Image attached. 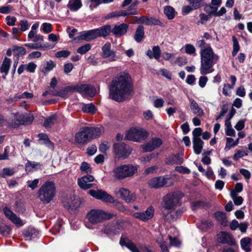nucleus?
I'll list each match as a JSON object with an SVG mask.
<instances>
[{
	"label": "nucleus",
	"mask_w": 252,
	"mask_h": 252,
	"mask_svg": "<svg viewBox=\"0 0 252 252\" xmlns=\"http://www.w3.org/2000/svg\"><path fill=\"white\" fill-rule=\"evenodd\" d=\"M215 218L221 225L225 226L227 220L225 213L223 212H217L214 214Z\"/></svg>",
	"instance_id": "nucleus-33"
},
{
	"label": "nucleus",
	"mask_w": 252,
	"mask_h": 252,
	"mask_svg": "<svg viewBox=\"0 0 252 252\" xmlns=\"http://www.w3.org/2000/svg\"><path fill=\"white\" fill-rule=\"evenodd\" d=\"M251 239L248 237L243 238L241 240L240 243L242 248L246 252H250Z\"/></svg>",
	"instance_id": "nucleus-36"
},
{
	"label": "nucleus",
	"mask_w": 252,
	"mask_h": 252,
	"mask_svg": "<svg viewBox=\"0 0 252 252\" xmlns=\"http://www.w3.org/2000/svg\"><path fill=\"white\" fill-rule=\"evenodd\" d=\"M10 126L14 128L18 127L20 125H29L33 120V116L31 114L24 115L19 113H13L11 115Z\"/></svg>",
	"instance_id": "nucleus-9"
},
{
	"label": "nucleus",
	"mask_w": 252,
	"mask_h": 252,
	"mask_svg": "<svg viewBox=\"0 0 252 252\" xmlns=\"http://www.w3.org/2000/svg\"><path fill=\"white\" fill-rule=\"evenodd\" d=\"M38 137L39 139L41 140H43L44 141V143L47 145L48 147L51 148L53 147V143L50 141L47 134L44 133H39L38 134Z\"/></svg>",
	"instance_id": "nucleus-42"
},
{
	"label": "nucleus",
	"mask_w": 252,
	"mask_h": 252,
	"mask_svg": "<svg viewBox=\"0 0 252 252\" xmlns=\"http://www.w3.org/2000/svg\"><path fill=\"white\" fill-rule=\"evenodd\" d=\"M82 6L81 0H69L67 5L71 11H76Z\"/></svg>",
	"instance_id": "nucleus-27"
},
{
	"label": "nucleus",
	"mask_w": 252,
	"mask_h": 252,
	"mask_svg": "<svg viewBox=\"0 0 252 252\" xmlns=\"http://www.w3.org/2000/svg\"><path fill=\"white\" fill-rule=\"evenodd\" d=\"M164 13L169 19H172L175 16L174 9L170 6H166L164 7Z\"/></svg>",
	"instance_id": "nucleus-40"
},
{
	"label": "nucleus",
	"mask_w": 252,
	"mask_h": 252,
	"mask_svg": "<svg viewBox=\"0 0 252 252\" xmlns=\"http://www.w3.org/2000/svg\"><path fill=\"white\" fill-rule=\"evenodd\" d=\"M189 4L193 7L194 9H197L204 5V0H187Z\"/></svg>",
	"instance_id": "nucleus-39"
},
{
	"label": "nucleus",
	"mask_w": 252,
	"mask_h": 252,
	"mask_svg": "<svg viewBox=\"0 0 252 252\" xmlns=\"http://www.w3.org/2000/svg\"><path fill=\"white\" fill-rule=\"evenodd\" d=\"M87 153L90 156L94 155L97 151V148L95 145H93L87 148Z\"/></svg>",
	"instance_id": "nucleus-64"
},
{
	"label": "nucleus",
	"mask_w": 252,
	"mask_h": 252,
	"mask_svg": "<svg viewBox=\"0 0 252 252\" xmlns=\"http://www.w3.org/2000/svg\"><path fill=\"white\" fill-rule=\"evenodd\" d=\"M82 110L85 113H89L91 114H94L96 111L94 105L92 103L83 104Z\"/></svg>",
	"instance_id": "nucleus-35"
},
{
	"label": "nucleus",
	"mask_w": 252,
	"mask_h": 252,
	"mask_svg": "<svg viewBox=\"0 0 252 252\" xmlns=\"http://www.w3.org/2000/svg\"><path fill=\"white\" fill-rule=\"evenodd\" d=\"M42 31L45 33H48L52 31V26L51 24L44 23L41 26Z\"/></svg>",
	"instance_id": "nucleus-51"
},
{
	"label": "nucleus",
	"mask_w": 252,
	"mask_h": 252,
	"mask_svg": "<svg viewBox=\"0 0 252 252\" xmlns=\"http://www.w3.org/2000/svg\"><path fill=\"white\" fill-rule=\"evenodd\" d=\"M115 195L124 200L126 203L134 202L136 199V196L134 193L131 192L128 189L121 188L116 189L114 190Z\"/></svg>",
	"instance_id": "nucleus-11"
},
{
	"label": "nucleus",
	"mask_w": 252,
	"mask_h": 252,
	"mask_svg": "<svg viewBox=\"0 0 252 252\" xmlns=\"http://www.w3.org/2000/svg\"><path fill=\"white\" fill-rule=\"evenodd\" d=\"M26 66V70L30 72L33 73L35 72L37 65L33 62H30L25 64Z\"/></svg>",
	"instance_id": "nucleus-57"
},
{
	"label": "nucleus",
	"mask_w": 252,
	"mask_h": 252,
	"mask_svg": "<svg viewBox=\"0 0 252 252\" xmlns=\"http://www.w3.org/2000/svg\"><path fill=\"white\" fill-rule=\"evenodd\" d=\"M95 31L97 37H106L111 33V27L109 25H105L98 28L95 29Z\"/></svg>",
	"instance_id": "nucleus-24"
},
{
	"label": "nucleus",
	"mask_w": 252,
	"mask_h": 252,
	"mask_svg": "<svg viewBox=\"0 0 252 252\" xmlns=\"http://www.w3.org/2000/svg\"><path fill=\"white\" fill-rule=\"evenodd\" d=\"M133 23H141L145 24L148 26L151 25H159L161 26L162 23L158 19L147 16H141L140 17H136V20L133 22Z\"/></svg>",
	"instance_id": "nucleus-16"
},
{
	"label": "nucleus",
	"mask_w": 252,
	"mask_h": 252,
	"mask_svg": "<svg viewBox=\"0 0 252 252\" xmlns=\"http://www.w3.org/2000/svg\"><path fill=\"white\" fill-rule=\"evenodd\" d=\"M70 54V52L68 50H62L56 53L55 57L58 58H67Z\"/></svg>",
	"instance_id": "nucleus-54"
},
{
	"label": "nucleus",
	"mask_w": 252,
	"mask_h": 252,
	"mask_svg": "<svg viewBox=\"0 0 252 252\" xmlns=\"http://www.w3.org/2000/svg\"><path fill=\"white\" fill-rule=\"evenodd\" d=\"M56 120L55 116H51L47 118L44 123L43 126L46 128L50 127L54 124V122Z\"/></svg>",
	"instance_id": "nucleus-48"
},
{
	"label": "nucleus",
	"mask_w": 252,
	"mask_h": 252,
	"mask_svg": "<svg viewBox=\"0 0 252 252\" xmlns=\"http://www.w3.org/2000/svg\"><path fill=\"white\" fill-rule=\"evenodd\" d=\"M170 178L165 176H159L151 179L148 182L151 188L158 189L163 187L168 184L167 181Z\"/></svg>",
	"instance_id": "nucleus-15"
},
{
	"label": "nucleus",
	"mask_w": 252,
	"mask_h": 252,
	"mask_svg": "<svg viewBox=\"0 0 252 252\" xmlns=\"http://www.w3.org/2000/svg\"><path fill=\"white\" fill-rule=\"evenodd\" d=\"M125 245L132 252H140L137 246L132 242H128Z\"/></svg>",
	"instance_id": "nucleus-56"
},
{
	"label": "nucleus",
	"mask_w": 252,
	"mask_h": 252,
	"mask_svg": "<svg viewBox=\"0 0 252 252\" xmlns=\"http://www.w3.org/2000/svg\"><path fill=\"white\" fill-rule=\"evenodd\" d=\"M219 236L220 243L227 244L230 246L235 245V241L232 235L230 234L225 232H220L219 234Z\"/></svg>",
	"instance_id": "nucleus-22"
},
{
	"label": "nucleus",
	"mask_w": 252,
	"mask_h": 252,
	"mask_svg": "<svg viewBox=\"0 0 252 252\" xmlns=\"http://www.w3.org/2000/svg\"><path fill=\"white\" fill-rule=\"evenodd\" d=\"M101 56L103 59L110 62L116 61L118 59L115 51L111 49V45L109 42H106L101 47Z\"/></svg>",
	"instance_id": "nucleus-12"
},
{
	"label": "nucleus",
	"mask_w": 252,
	"mask_h": 252,
	"mask_svg": "<svg viewBox=\"0 0 252 252\" xmlns=\"http://www.w3.org/2000/svg\"><path fill=\"white\" fill-rule=\"evenodd\" d=\"M128 25L123 23L120 25H116L113 29H111V32L116 37H120L124 35L128 29Z\"/></svg>",
	"instance_id": "nucleus-21"
},
{
	"label": "nucleus",
	"mask_w": 252,
	"mask_h": 252,
	"mask_svg": "<svg viewBox=\"0 0 252 252\" xmlns=\"http://www.w3.org/2000/svg\"><path fill=\"white\" fill-rule=\"evenodd\" d=\"M202 129L200 127H197L194 129L192 131L193 138H200L199 137L201 135Z\"/></svg>",
	"instance_id": "nucleus-60"
},
{
	"label": "nucleus",
	"mask_w": 252,
	"mask_h": 252,
	"mask_svg": "<svg viewBox=\"0 0 252 252\" xmlns=\"http://www.w3.org/2000/svg\"><path fill=\"white\" fill-rule=\"evenodd\" d=\"M115 216L114 214L107 213L101 210L92 209L88 213L87 218L91 223L95 224L104 220L112 219Z\"/></svg>",
	"instance_id": "nucleus-8"
},
{
	"label": "nucleus",
	"mask_w": 252,
	"mask_h": 252,
	"mask_svg": "<svg viewBox=\"0 0 252 252\" xmlns=\"http://www.w3.org/2000/svg\"><path fill=\"white\" fill-rule=\"evenodd\" d=\"M154 215V209L153 207H149L147 209L142 213L136 212L134 214V216L136 218L139 219L143 221H146L151 219Z\"/></svg>",
	"instance_id": "nucleus-20"
},
{
	"label": "nucleus",
	"mask_w": 252,
	"mask_h": 252,
	"mask_svg": "<svg viewBox=\"0 0 252 252\" xmlns=\"http://www.w3.org/2000/svg\"><path fill=\"white\" fill-rule=\"evenodd\" d=\"M89 194L96 199L102 200L104 202L114 203L115 207L121 212H124L126 210L123 205L118 201H115L114 197L108 194L106 191L101 190L91 189L89 191Z\"/></svg>",
	"instance_id": "nucleus-6"
},
{
	"label": "nucleus",
	"mask_w": 252,
	"mask_h": 252,
	"mask_svg": "<svg viewBox=\"0 0 252 252\" xmlns=\"http://www.w3.org/2000/svg\"><path fill=\"white\" fill-rule=\"evenodd\" d=\"M183 195L179 191L170 192L163 197L161 204L164 209L163 218L168 222L175 221L183 213L181 200Z\"/></svg>",
	"instance_id": "nucleus-2"
},
{
	"label": "nucleus",
	"mask_w": 252,
	"mask_h": 252,
	"mask_svg": "<svg viewBox=\"0 0 252 252\" xmlns=\"http://www.w3.org/2000/svg\"><path fill=\"white\" fill-rule=\"evenodd\" d=\"M88 63L93 65H97L98 64V59L95 58L94 55H92L87 58Z\"/></svg>",
	"instance_id": "nucleus-61"
},
{
	"label": "nucleus",
	"mask_w": 252,
	"mask_h": 252,
	"mask_svg": "<svg viewBox=\"0 0 252 252\" xmlns=\"http://www.w3.org/2000/svg\"><path fill=\"white\" fill-rule=\"evenodd\" d=\"M144 36V28L142 25H139L136 30L134 36L135 40L139 43L141 42Z\"/></svg>",
	"instance_id": "nucleus-29"
},
{
	"label": "nucleus",
	"mask_w": 252,
	"mask_h": 252,
	"mask_svg": "<svg viewBox=\"0 0 252 252\" xmlns=\"http://www.w3.org/2000/svg\"><path fill=\"white\" fill-rule=\"evenodd\" d=\"M195 10L192 5H185L182 8V12L183 15H187L191 11Z\"/></svg>",
	"instance_id": "nucleus-59"
},
{
	"label": "nucleus",
	"mask_w": 252,
	"mask_h": 252,
	"mask_svg": "<svg viewBox=\"0 0 252 252\" xmlns=\"http://www.w3.org/2000/svg\"><path fill=\"white\" fill-rule=\"evenodd\" d=\"M232 41L233 51L232 52V55L233 56H235L240 50V46L238 41L235 36H233L232 37Z\"/></svg>",
	"instance_id": "nucleus-43"
},
{
	"label": "nucleus",
	"mask_w": 252,
	"mask_h": 252,
	"mask_svg": "<svg viewBox=\"0 0 252 252\" xmlns=\"http://www.w3.org/2000/svg\"><path fill=\"white\" fill-rule=\"evenodd\" d=\"M114 227V225L113 223H109L105 226L101 231L106 234H110L113 232Z\"/></svg>",
	"instance_id": "nucleus-49"
},
{
	"label": "nucleus",
	"mask_w": 252,
	"mask_h": 252,
	"mask_svg": "<svg viewBox=\"0 0 252 252\" xmlns=\"http://www.w3.org/2000/svg\"><path fill=\"white\" fill-rule=\"evenodd\" d=\"M248 154L245 153V152L243 150H238L236 153L234 155L233 159L235 160H237L239 158L247 156Z\"/></svg>",
	"instance_id": "nucleus-58"
},
{
	"label": "nucleus",
	"mask_w": 252,
	"mask_h": 252,
	"mask_svg": "<svg viewBox=\"0 0 252 252\" xmlns=\"http://www.w3.org/2000/svg\"><path fill=\"white\" fill-rule=\"evenodd\" d=\"M193 149L196 155L200 154L202 150L204 142L200 138L192 139Z\"/></svg>",
	"instance_id": "nucleus-26"
},
{
	"label": "nucleus",
	"mask_w": 252,
	"mask_h": 252,
	"mask_svg": "<svg viewBox=\"0 0 252 252\" xmlns=\"http://www.w3.org/2000/svg\"><path fill=\"white\" fill-rule=\"evenodd\" d=\"M162 144V141L161 139L153 138L149 142L143 146V150L145 152H151L159 147Z\"/></svg>",
	"instance_id": "nucleus-17"
},
{
	"label": "nucleus",
	"mask_w": 252,
	"mask_h": 252,
	"mask_svg": "<svg viewBox=\"0 0 252 252\" xmlns=\"http://www.w3.org/2000/svg\"><path fill=\"white\" fill-rule=\"evenodd\" d=\"M11 63V60L8 58L5 57L0 68V72L4 74V76H3V78L4 79L9 72Z\"/></svg>",
	"instance_id": "nucleus-25"
},
{
	"label": "nucleus",
	"mask_w": 252,
	"mask_h": 252,
	"mask_svg": "<svg viewBox=\"0 0 252 252\" xmlns=\"http://www.w3.org/2000/svg\"><path fill=\"white\" fill-rule=\"evenodd\" d=\"M19 26H20V30L21 32H25L29 28V24L27 20H21L20 21Z\"/></svg>",
	"instance_id": "nucleus-53"
},
{
	"label": "nucleus",
	"mask_w": 252,
	"mask_h": 252,
	"mask_svg": "<svg viewBox=\"0 0 252 252\" xmlns=\"http://www.w3.org/2000/svg\"><path fill=\"white\" fill-rule=\"evenodd\" d=\"M170 164H181L183 162V158L178 155H174L170 158Z\"/></svg>",
	"instance_id": "nucleus-44"
},
{
	"label": "nucleus",
	"mask_w": 252,
	"mask_h": 252,
	"mask_svg": "<svg viewBox=\"0 0 252 252\" xmlns=\"http://www.w3.org/2000/svg\"><path fill=\"white\" fill-rule=\"evenodd\" d=\"M41 168V164L39 162L28 160L25 165V169L27 172H30L32 169L38 170Z\"/></svg>",
	"instance_id": "nucleus-31"
},
{
	"label": "nucleus",
	"mask_w": 252,
	"mask_h": 252,
	"mask_svg": "<svg viewBox=\"0 0 252 252\" xmlns=\"http://www.w3.org/2000/svg\"><path fill=\"white\" fill-rule=\"evenodd\" d=\"M56 66V63L50 60L46 63V66L42 68V71L44 74H47L51 71Z\"/></svg>",
	"instance_id": "nucleus-38"
},
{
	"label": "nucleus",
	"mask_w": 252,
	"mask_h": 252,
	"mask_svg": "<svg viewBox=\"0 0 252 252\" xmlns=\"http://www.w3.org/2000/svg\"><path fill=\"white\" fill-rule=\"evenodd\" d=\"M153 58L156 60H158L161 56V50L158 46H155L153 47Z\"/></svg>",
	"instance_id": "nucleus-50"
},
{
	"label": "nucleus",
	"mask_w": 252,
	"mask_h": 252,
	"mask_svg": "<svg viewBox=\"0 0 252 252\" xmlns=\"http://www.w3.org/2000/svg\"><path fill=\"white\" fill-rule=\"evenodd\" d=\"M206 42L204 40H199L196 42V46L201 47L200 50V73L205 75L213 72L214 71V65L216 64L219 57L215 54L210 45L204 47Z\"/></svg>",
	"instance_id": "nucleus-3"
},
{
	"label": "nucleus",
	"mask_w": 252,
	"mask_h": 252,
	"mask_svg": "<svg viewBox=\"0 0 252 252\" xmlns=\"http://www.w3.org/2000/svg\"><path fill=\"white\" fill-rule=\"evenodd\" d=\"M200 207H208V205L201 201L194 202L191 204V208L193 210H195Z\"/></svg>",
	"instance_id": "nucleus-45"
},
{
	"label": "nucleus",
	"mask_w": 252,
	"mask_h": 252,
	"mask_svg": "<svg viewBox=\"0 0 252 252\" xmlns=\"http://www.w3.org/2000/svg\"><path fill=\"white\" fill-rule=\"evenodd\" d=\"M137 172V167L131 164L118 166L113 170V176L117 180H123L132 176Z\"/></svg>",
	"instance_id": "nucleus-7"
},
{
	"label": "nucleus",
	"mask_w": 252,
	"mask_h": 252,
	"mask_svg": "<svg viewBox=\"0 0 252 252\" xmlns=\"http://www.w3.org/2000/svg\"><path fill=\"white\" fill-rule=\"evenodd\" d=\"M91 44L88 43L79 47L77 51L78 53L83 55L88 52L91 49Z\"/></svg>",
	"instance_id": "nucleus-46"
},
{
	"label": "nucleus",
	"mask_w": 252,
	"mask_h": 252,
	"mask_svg": "<svg viewBox=\"0 0 252 252\" xmlns=\"http://www.w3.org/2000/svg\"><path fill=\"white\" fill-rule=\"evenodd\" d=\"M24 46L32 50H36V49H43L45 50L47 48L52 49V47H50L48 45H46L45 44H42L40 43H26L24 44Z\"/></svg>",
	"instance_id": "nucleus-28"
},
{
	"label": "nucleus",
	"mask_w": 252,
	"mask_h": 252,
	"mask_svg": "<svg viewBox=\"0 0 252 252\" xmlns=\"http://www.w3.org/2000/svg\"><path fill=\"white\" fill-rule=\"evenodd\" d=\"M3 213L5 216L13 223L19 226L23 225V223L20 218L18 217L17 215L8 207H4L3 208Z\"/></svg>",
	"instance_id": "nucleus-19"
},
{
	"label": "nucleus",
	"mask_w": 252,
	"mask_h": 252,
	"mask_svg": "<svg viewBox=\"0 0 252 252\" xmlns=\"http://www.w3.org/2000/svg\"><path fill=\"white\" fill-rule=\"evenodd\" d=\"M57 194L55 183L52 181H47L39 189L37 195L43 204H48L54 199Z\"/></svg>",
	"instance_id": "nucleus-5"
},
{
	"label": "nucleus",
	"mask_w": 252,
	"mask_h": 252,
	"mask_svg": "<svg viewBox=\"0 0 252 252\" xmlns=\"http://www.w3.org/2000/svg\"><path fill=\"white\" fill-rule=\"evenodd\" d=\"M94 177L91 175L84 176L78 179V185L83 189H87L93 187V184L90 183L94 181Z\"/></svg>",
	"instance_id": "nucleus-18"
},
{
	"label": "nucleus",
	"mask_w": 252,
	"mask_h": 252,
	"mask_svg": "<svg viewBox=\"0 0 252 252\" xmlns=\"http://www.w3.org/2000/svg\"><path fill=\"white\" fill-rule=\"evenodd\" d=\"M200 20L197 22V25H199L200 24H204L205 22L208 21L211 16L209 15H206L203 13H201L199 14Z\"/></svg>",
	"instance_id": "nucleus-47"
},
{
	"label": "nucleus",
	"mask_w": 252,
	"mask_h": 252,
	"mask_svg": "<svg viewBox=\"0 0 252 252\" xmlns=\"http://www.w3.org/2000/svg\"><path fill=\"white\" fill-rule=\"evenodd\" d=\"M97 35L95 29L84 31L80 33L79 39L90 41L97 38Z\"/></svg>",
	"instance_id": "nucleus-23"
},
{
	"label": "nucleus",
	"mask_w": 252,
	"mask_h": 252,
	"mask_svg": "<svg viewBox=\"0 0 252 252\" xmlns=\"http://www.w3.org/2000/svg\"><path fill=\"white\" fill-rule=\"evenodd\" d=\"M12 50L18 57L24 56L26 54V49L22 46H14Z\"/></svg>",
	"instance_id": "nucleus-41"
},
{
	"label": "nucleus",
	"mask_w": 252,
	"mask_h": 252,
	"mask_svg": "<svg viewBox=\"0 0 252 252\" xmlns=\"http://www.w3.org/2000/svg\"><path fill=\"white\" fill-rule=\"evenodd\" d=\"M148 135L147 131L142 128L133 127L126 134L125 139L136 142L145 140Z\"/></svg>",
	"instance_id": "nucleus-10"
},
{
	"label": "nucleus",
	"mask_w": 252,
	"mask_h": 252,
	"mask_svg": "<svg viewBox=\"0 0 252 252\" xmlns=\"http://www.w3.org/2000/svg\"><path fill=\"white\" fill-rule=\"evenodd\" d=\"M185 52L187 54L191 55L195 52V47L190 44H187L185 46Z\"/></svg>",
	"instance_id": "nucleus-55"
},
{
	"label": "nucleus",
	"mask_w": 252,
	"mask_h": 252,
	"mask_svg": "<svg viewBox=\"0 0 252 252\" xmlns=\"http://www.w3.org/2000/svg\"><path fill=\"white\" fill-rule=\"evenodd\" d=\"M80 169L82 172L87 173L91 172V171L90 165L86 162H83L81 163Z\"/></svg>",
	"instance_id": "nucleus-52"
},
{
	"label": "nucleus",
	"mask_w": 252,
	"mask_h": 252,
	"mask_svg": "<svg viewBox=\"0 0 252 252\" xmlns=\"http://www.w3.org/2000/svg\"><path fill=\"white\" fill-rule=\"evenodd\" d=\"M114 154L119 158L127 157L130 153L129 147L124 143H116L113 146Z\"/></svg>",
	"instance_id": "nucleus-13"
},
{
	"label": "nucleus",
	"mask_w": 252,
	"mask_h": 252,
	"mask_svg": "<svg viewBox=\"0 0 252 252\" xmlns=\"http://www.w3.org/2000/svg\"><path fill=\"white\" fill-rule=\"evenodd\" d=\"M132 86L129 75L121 72L115 77L109 86V96L116 101L121 102L129 98Z\"/></svg>",
	"instance_id": "nucleus-1"
},
{
	"label": "nucleus",
	"mask_w": 252,
	"mask_h": 252,
	"mask_svg": "<svg viewBox=\"0 0 252 252\" xmlns=\"http://www.w3.org/2000/svg\"><path fill=\"white\" fill-rule=\"evenodd\" d=\"M190 109L192 113L198 116H202L204 114L203 110L200 108L197 103L194 100L191 101Z\"/></svg>",
	"instance_id": "nucleus-30"
},
{
	"label": "nucleus",
	"mask_w": 252,
	"mask_h": 252,
	"mask_svg": "<svg viewBox=\"0 0 252 252\" xmlns=\"http://www.w3.org/2000/svg\"><path fill=\"white\" fill-rule=\"evenodd\" d=\"M102 127L85 126L77 132L75 136V141L80 145H85L92 140L99 137L102 134Z\"/></svg>",
	"instance_id": "nucleus-4"
},
{
	"label": "nucleus",
	"mask_w": 252,
	"mask_h": 252,
	"mask_svg": "<svg viewBox=\"0 0 252 252\" xmlns=\"http://www.w3.org/2000/svg\"><path fill=\"white\" fill-rule=\"evenodd\" d=\"M74 91L91 97L94 96L96 94L95 89L89 84H79L74 87Z\"/></svg>",
	"instance_id": "nucleus-14"
},
{
	"label": "nucleus",
	"mask_w": 252,
	"mask_h": 252,
	"mask_svg": "<svg viewBox=\"0 0 252 252\" xmlns=\"http://www.w3.org/2000/svg\"><path fill=\"white\" fill-rule=\"evenodd\" d=\"M74 91V87L67 86L63 89L57 92L53 95L55 96H59L62 97H66L68 96V94L69 92Z\"/></svg>",
	"instance_id": "nucleus-32"
},
{
	"label": "nucleus",
	"mask_w": 252,
	"mask_h": 252,
	"mask_svg": "<svg viewBox=\"0 0 252 252\" xmlns=\"http://www.w3.org/2000/svg\"><path fill=\"white\" fill-rule=\"evenodd\" d=\"M10 147L9 146H6L4 148V153L2 155L0 154V160H4V159H8L9 157V151Z\"/></svg>",
	"instance_id": "nucleus-63"
},
{
	"label": "nucleus",
	"mask_w": 252,
	"mask_h": 252,
	"mask_svg": "<svg viewBox=\"0 0 252 252\" xmlns=\"http://www.w3.org/2000/svg\"><path fill=\"white\" fill-rule=\"evenodd\" d=\"M225 130L226 134L228 136H235V131L232 127L231 122L229 120H225Z\"/></svg>",
	"instance_id": "nucleus-34"
},
{
	"label": "nucleus",
	"mask_w": 252,
	"mask_h": 252,
	"mask_svg": "<svg viewBox=\"0 0 252 252\" xmlns=\"http://www.w3.org/2000/svg\"><path fill=\"white\" fill-rule=\"evenodd\" d=\"M39 183V179H36L33 180L32 181H28V187L32 190L34 189L35 188L37 187L38 184Z\"/></svg>",
	"instance_id": "nucleus-62"
},
{
	"label": "nucleus",
	"mask_w": 252,
	"mask_h": 252,
	"mask_svg": "<svg viewBox=\"0 0 252 252\" xmlns=\"http://www.w3.org/2000/svg\"><path fill=\"white\" fill-rule=\"evenodd\" d=\"M15 173L14 168H4L2 170L0 171V177L5 178L8 176H12Z\"/></svg>",
	"instance_id": "nucleus-37"
}]
</instances>
